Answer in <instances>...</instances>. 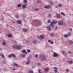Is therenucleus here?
<instances>
[{"label": "nucleus", "mask_w": 73, "mask_h": 73, "mask_svg": "<svg viewBox=\"0 0 73 73\" xmlns=\"http://www.w3.org/2000/svg\"><path fill=\"white\" fill-rule=\"evenodd\" d=\"M47 28L48 29V30L49 31H50L52 30V29L51 28V27H50L49 26H47Z\"/></svg>", "instance_id": "9b49d317"}, {"label": "nucleus", "mask_w": 73, "mask_h": 73, "mask_svg": "<svg viewBox=\"0 0 73 73\" xmlns=\"http://www.w3.org/2000/svg\"><path fill=\"white\" fill-rule=\"evenodd\" d=\"M61 15H64V13H62V12H61Z\"/></svg>", "instance_id": "3c124183"}, {"label": "nucleus", "mask_w": 73, "mask_h": 73, "mask_svg": "<svg viewBox=\"0 0 73 73\" xmlns=\"http://www.w3.org/2000/svg\"><path fill=\"white\" fill-rule=\"evenodd\" d=\"M34 44H36L38 42V41L37 40H35L33 41Z\"/></svg>", "instance_id": "dca6fc26"}, {"label": "nucleus", "mask_w": 73, "mask_h": 73, "mask_svg": "<svg viewBox=\"0 0 73 73\" xmlns=\"http://www.w3.org/2000/svg\"><path fill=\"white\" fill-rule=\"evenodd\" d=\"M41 2H42V1L40 0H37L36 1V3L38 4V3H41Z\"/></svg>", "instance_id": "6ab92c4d"}, {"label": "nucleus", "mask_w": 73, "mask_h": 73, "mask_svg": "<svg viewBox=\"0 0 73 73\" xmlns=\"http://www.w3.org/2000/svg\"><path fill=\"white\" fill-rule=\"evenodd\" d=\"M70 30H71V31H72V29L71 28H70Z\"/></svg>", "instance_id": "13d9d810"}, {"label": "nucleus", "mask_w": 73, "mask_h": 73, "mask_svg": "<svg viewBox=\"0 0 73 73\" xmlns=\"http://www.w3.org/2000/svg\"><path fill=\"white\" fill-rule=\"evenodd\" d=\"M50 25L52 26H53L54 25V23L53 22V21H52L51 23H50Z\"/></svg>", "instance_id": "4be33fe9"}, {"label": "nucleus", "mask_w": 73, "mask_h": 73, "mask_svg": "<svg viewBox=\"0 0 73 73\" xmlns=\"http://www.w3.org/2000/svg\"><path fill=\"white\" fill-rule=\"evenodd\" d=\"M50 36H52V37H53L54 36V35H53V34L51 33L50 34Z\"/></svg>", "instance_id": "79ce46f5"}, {"label": "nucleus", "mask_w": 73, "mask_h": 73, "mask_svg": "<svg viewBox=\"0 0 73 73\" xmlns=\"http://www.w3.org/2000/svg\"><path fill=\"white\" fill-rule=\"evenodd\" d=\"M27 51L28 53H30V52H31V50L29 49H27Z\"/></svg>", "instance_id": "473e14b6"}, {"label": "nucleus", "mask_w": 73, "mask_h": 73, "mask_svg": "<svg viewBox=\"0 0 73 73\" xmlns=\"http://www.w3.org/2000/svg\"><path fill=\"white\" fill-rule=\"evenodd\" d=\"M44 35H41L40 36V38H41V39H43L44 38Z\"/></svg>", "instance_id": "f8f14e48"}, {"label": "nucleus", "mask_w": 73, "mask_h": 73, "mask_svg": "<svg viewBox=\"0 0 73 73\" xmlns=\"http://www.w3.org/2000/svg\"><path fill=\"white\" fill-rule=\"evenodd\" d=\"M16 66H17V67H19V65H18V64H17Z\"/></svg>", "instance_id": "5fc2aeb1"}, {"label": "nucleus", "mask_w": 73, "mask_h": 73, "mask_svg": "<svg viewBox=\"0 0 73 73\" xmlns=\"http://www.w3.org/2000/svg\"><path fill=\"white\" fill-rule=\"evenodd\" d=\"M1 69V68L0 67V71L1 70V69Z\"/></svg>", "instance_id": "0e129e2a"}, {"label": "nucleus", "mask_w": 73, "mask_h": 73, "mask_svg": "<svg viewBox=\"0 0 73 73\" xmlns=\"http://www.w3.org/2000/svg\"><path fill=\"white\" fill-rule=\"evenodd\" d=\"M46 59V56H40V60L41 61H44Z\"/></svg>", "instance_id": "f257e3e1"}, {"label": "nucleus", "mask_w": 73, "mask_h": 73, "mask_svg": "<svg viewBox=\"0 0 73 73\" xmlns=\"http://www.w3.org/2000/svg\"><path fill=\"white\" fill-rule=\"evenodd\" d=\"M23 31L24 32H27L28 31V29H23Z\"/></svg>", "instance_id": "0eeeda50"}, {"label": "nucleus", "mask_w": 73, "mask_h": 73, "mask_svg": "<svg viewBox=\"0 0 73 73\" xmlns=\"http://www.w3.org/2000/svg\"><path fill=\"white\" fill-rule=\"evenodd\" d=\"M17 45L16 44H14V45H13V49H16L17 48Z\"/></svg>", "instance_id": "9d476101"}, {"label": "nucleus", "mask_w": 73, "mask_h": 73, "mask_svg": "<svg viewBox=\"0 0 73 73\" xmlns=\"http://www.w3.org/2000/svg\"><path fill=\"white\" fill-rule=\"evenodd\" d=\"M11 54V55L12 57V56H13V57H16V55H15L14 53H12Z\"/></svg>", "instance_id": "a211bd4d"}, {"label": "nucleus", "mask_w": 73, "mask_h": 73, "mask_svg": "<svg viewBox=\"0 0 73 73\" xmlns=\"http://www.w3.org/2000/svg\"><path fill=\"white\" fill-rule=\"evenodd\" d=\"M38 38H40V37L39 36L38 37Z\"/></svg>", "instance_id": "e2e57ef3"}, {"label": "nucleus", "mask_w": 73, "mask_h": 73, "mask_svg": "<svg viewBox=\"0 0 73 73\" xmlns=\"http://www.w3.org/2000/svg\"><path fill=\"white\" fill-rule=\"evenodd\" d=\"M66 71L67 72H69V69H67L66 70Z\"/></svg>", "instance_id": "58836bf2"}, {"label": "nucleus", "mask_w": 73, "mask_h": 73, "mask_svg": "<svg viewBox=\"0 0 73 73\" xmlns=\"http://www.w3.org/2000/svg\"><path fill=\"white\" fill-rule=\"evenodd\" d=\"M68 54H71L72 53V51L71 50H69L68 52Z\"/></svg>", "instance_id": "c85d7f7f"}, {"label": "nucleus", "mask_w": 73, "mask_h": 73, "mask_svg": "<svg viewBox=\"0 0 73 73\" xmlns=\"http://www.w3.org/2000/svg\"><path fill=\"white\" fill-rule=\"evenodd\" d=\"M44 71L46 73H48V71L49 70V67L45 68H44Z\"/></svg>", "instance_id": "f03ea898"}, {"label": "nucleus", "mask_w": 73, "mask_h": 73, "mask_svg": "<svg viewBox=\"0 0 73 73\" xmlns=\"http://www.w3.org/2000/svg\"><path fill=\"white\" fill-rule=\"evenodd\" d=\"M8 37L9 38H11L12 37V35L11 34H9L8 35Z\"/></svg>", "instance_id": "2eb2a0df"}, {"label": "nucleus", "mask_w": 73, "mask_h": 73, "mask_svg": "<svg viewBox=\"0 0 73 73\" xmlns=\"http://www.w3.org/2000/svg\"><path fill=\"white\" fill-rule=\"evenodd\" d=\"M13 23H15V21H14L13 22Z\"/></svg>", "instance_id": "680f3d73"}, {"label": "nucleus", "mask_w": 73, "mask_h": 73, "mask_svg": "<svg viewBox=\"0 0 73 73\" xmlns=\"http://www.w3.org/2000/svg\"><path fill=\"white\" fill-rule=\"evenodd\" d=\"M22 7L23 8H26V6H25V5H23Z\"/></svg>", "instance_id": "f704fd0d"}, {"label": "nucleus", "mask_w": 73, "mask_h": 73, "mask_svg": "<svg viewBox=\"0 0 73 73\" xmlns=\"http://www.w3.org/2000/svg\"><path fill=\"white\" fill-rule=\"evenodd\" d=\"M64 37H65V38H66L68 37V35L67 34H65L64 35Z\"/></svg>", "instance_id": "393cba45"}, {"label": "nucleus", "mask_w": 73, "mask_h": 73, "mask_svg": "<svg viewBox=\"0 0 73 73\" xmlns=\"http://www.w3.org/2000/svg\"><path fill=\"white\" fill-rule=\"evenodd\" d=\"M34 21H36V22H37V21H38V20L37 19H35L34 20Z\"/></svg>", "instance_id": "09e8293b"}, {"label": "nucleus", "mask_w": 73, "mask_h": 73, "mask_svg": "<svg viewBox=\"0 0 73 73\" xmlns=\"http://www.w3.org/2000/svg\"><path fill=\"white\" fill-rule=\"evenodd\" d=\"M15 70V69H13H13H12V70Z\"/></svg>", "instance_id": "052dcab7"}, {"label": "nucleus", "mask_w": 73, "mask_h": 73, "mask_svg": "<svg viewBox=\"0 0 73 73\" xmlns=\"http://www.w3.org/2000/svg\"><path fill=\"white\" fill-rule=\"evenodd\" d=\"M38 22L39 24H41V22L40 21H38Z\"/></svg>", "instance_id": "49530a36"}, {"label": "nucleus", "mask_w": 73, "mask_h": 73, "mask_svg": "<svg viewBox=\"0 0 73 73\" xmlns=\"http://www.w3.org/2000/svg\"><path fill=\"white\" fill-rule=\"evenodd\" d=\"M58 25L61 26V25H63V22L62 21H60L58 23Z\"/></svg>", "instance_id": "7ed1b4c3"}, {"label": "nucleus", "mask_w": 73, "mask_h": 73, "mask_svg": "<svg viewBox=\"0 0 73 73\" xmlns=\"http://www.w3.org/2000/svg\"><path fill=\"white\" fill-rule=\"evenodd\" d=\"M38 66H41V63H38Z\"/></svg>", "instance_id": "c03bdc74"}, {"label": "nucleus", "mask_w": 73, "mask_h": 73, "mask_svg": "<svg viewBox=\"0 0 73 73\" xmlns=\"http://www.w3.org/2000/svg\"><path fill=\"white\" fill-rule=\"evenodd\" d=\"M69 62L70 64H73V61L72 60H70L69 61Z\"/></svg>", "instance_id": "c756f323"}, {"label": "nucleus", "mask_w": 73, "mask_h": 73, "mask_svg": "<svg viewBox=\"0 0 73 73\" xmlns=\"http://www.w3.org/2000/svg\"><path fill=\"white\" fill-rule=\"evenodd\" d=\"M63 15H64V16H66V15H65L64 13V14H63Z\"/></svg>", "instance_id": "bf43d9fd"}, {"label": "nucleus", "mask_w": 73, "mask_h": 73, "mask_svg": "<svg viewBox=\"0 0 73 73\" xmlns=\"http://www.w3.org/2000/svg\"><path fill=\"white\" fill-rule=\"evenodd\" d=\"M48 42H50V40H48Z\"/></svg>", "instance_id": "864d4df0"}, {"label": "nucleus", "mask_w": 73, "mask_h": 73, "mask_svg": "<svg viewBox=\"0 0 73 73\" xmlns=\"http://www.w3.org/2000/svg\"><path fill=\"white\" fill-rule=\"evenodd\" d=\"M69 43L70 44H73V42L72 41H70L69 42Z\"/></svg>", "instance_id": "7c9ffc66"}, {"label": "nucleus", "mask_w": 73, "mask_h": 73, "mask_svg": "<svg viewBox=\"0 0 73 73\" xmlns=\"http://www.w3.org/2000/svg\"><path fill=\"white\" fill-rule=\"evenodd\" d=\"M22 53H25V54H28V52H27L26 50L25 49H23L22 51Z\"/></svg>", "instance_id": "39448f33"}, {"label": "nucleus", "mask_w": 73, "mask_h": 73, "mask_svg": "<svg viewBox=\"0 0 73 73\" xmlns=\"http://www.w3.org/2000/svg\"><path fill=\"white\" fill-rule=\"evenodd\" d=\"M56 17H58V18H59V17H60V15L58 14L56 15Z\"/></svg>", "instance_id": "a878e982"}, {"label": "nucleus", "mask_w": 73, "mask_h": 73, "mask_svg": "<svg viewBox=\"0 0 73 73\" xmlns=\"http://www.w3.org/2000/svg\"><path fill=\"white\" fill-rule=\"evenodd\" d=\"M31 57H32V56L31 55L29 56V57H30V58H31Z\"/></svg>", "instance_id": "6e6d98bb"}, {"label": "nucleus", "mask_w": 73, "mask_h": 73, "mask_svg": "<svg viewBox=\"0 0 73 73\" xmlns=\"http://www.w3.org/2000/svg\"><path fill=\"white\" fill-rule=\"evenodd\" d=\"M23 2L25 3H28V1L27 0H24Z\"/></svg>", "instance_id": "e433bc0d"}, {"label": "nucleus", "mask_w": 73, "mask_h": 73, "mask_svg": "<svg viewBox=\"0 0 73 73\" xmlns=\"http://www.w3.org/2000/svg\"><path fill=\"white\" fill-rule=\"evenodd\" d=\"M49 43L51 44H53V42L50 41V42H49Z\"/></svg>", "instance_id": "de8ad7c7"}, {"label": "nucleus", "mask_w": 73, "mask_h": 73, "mask_svg": "<svg viewBox=\"0 0 73 73\" xmlns=\"http://www.w3.org/2000/svg\"><path fill=\"white\" fill-rule=\"evenodd\" d=\"M21 4H18V8H20V7H21Z\"/></svg>", "instance_id": "cd10ccee"}, {"label": "nucleus", "mask_w": 73, "mask_h": 73, "mask_svg": "<svg viewBox=\"0 0 73 73\" xmlns=\"http://www.w3.org/2000/svg\"><path fill=\"white\" fill-rule=\"evenodd\" d=\"M13 65H14L15 66H16L17 64H16V62L13 63Z\"/></svg>", "instance_id": "c9c22d12"}, {"label": "nucleus", "mask_w": 73, "mask_h": 73, "mask_svg": "<svg viewBox=\"0 0 73 73\" xmlns=\"http://www.w3.org/2000/svg\"><path fill=\"white\" fill-rule=\"evenodd\" d=\"M18 50H20V49H21L22 47L21 46H18L17 45V46L16 48Z\"/></svg>", "instance_id": "20e7f679"}, {"label": "nucleus", "mask_w": 73, "mask_h": 73, "mask_svg": "<svg viewBox=\"0 0 73 73\" xmlns=\"http://www.w3.org/2000/svg\"><path fill=\"white\" fill-rule=\"evenodd\" d=\"M50 5H52L53 4H54V3L53 2H50Z\"/></svg>", "instance_id": "bb28decb"}, {"label": "nucleus", "mask_w": 73, "mask_h": 73, "mask_svg": "<svg viewBox=\"0 0 73 73\" xmlns=\"http://www.w3.org/2000/svg\"><path fill=\"white\" fill-rule=\"evenodd\" d=\"M1 50V48H0V50Z\"/></svg>", "instance_id": "69168bd1"}, {"label": "nucleus", "mask_w": 73, "mask_h": 73, "mask_svg": "<svg viewBox=\"0 0 73 73\" xmlns=\"http://www.w3.org/2000/svg\"><path fill=\"white\" fill-rule=\"evenodd\" d=\"M64 54H65V55H66L67 54H66V53L65 52V53H64Z\"/></svg>", "instance_id": "4d7b16f0"}, {"label": "nucleus", "mask_w": 73, "mask_h": 73, "mask_svg": "<svg viewBox=\"0 0 73 73\" xmlns=\"http://www.w3.org/2000/svg\"><path fill=\"white\" fill-rule=\"evenodd\" d=\"M29 63H30V62H29V61L27 62L26 64L27 65H29Z\"/></svg>", "instance_id": "37998d69"}, {"label": "nucleus", "mask_w": 73, "mask_h": 73, "mask_svg": "<svg viewBox=\"0 0 73 73\" xmlns=\"http://www.w3.org/2000/svg\"><path fill=\"white\" fill-rule=\"evenodd\" d=\"M61 5H62L61 4H59L58 6H59V7H61Z\"/></svg>", "instance_id": "8fccbe9b"}, {"label": "nucleus", "mask_w": 73, "mask_h": 73, "mask_svg": "<svg viewBox=\"0 0 73 73\" xmlns=\"http://www.w3.org/2000/svg\"><path fill=\"white\" fill-rule=\"evenodd\" d=\"M51 23V20L50 19H48L47 21V23L49 24V23Z\"/></svg>", "instance_id": "5701e85b"}, {"label": "nucleus", "mask_w": 73, "mask_h": 73, "mask_svg": "<svg viewBox=\"0 0 73 73\" xmlns=\"http://www.w3.org/2000/svg\"><path fill=\"white\" fill-rule=\"evenodd\" d=\"M17 23H18V24H22L21 23V21L17 20Z\"/></svg>", "instance_id": "6e6552de"}, {"label": "nucleus", "mask_w": 73, "mask_h": 73, "mask_svg": "<svg viewBox=\"0 0 73 73\" xmlns=\"http://www.w3.org/2000/svg\"><path fill=\"white\" fill-rule=\"evenodd\" d=\"M15 17L17 19H19V17L17 15H15Z\"/></svg>", "instance_id": "72a5a7b5"}, {"label": "nucleus", "mask_w": 73, "mask_h": 73, "mask_svg": "<svg viewBox=\"0 0 73 73\" xmlns=\"http://www.w3.org/2000/svg\"><path fill=\"white\" fill-rule=\"evenodd\" d=\"M34 10L35 11H38V10H39V9L38 8H35L34 9Z\"/></svg>", "instance_id": "2f4dec72"}, {"label": "nucleus", "mask_w": 73, "mask_h": 73, "mask_svg": "<svg viewBox=\"0 0 73 73\" xmlns=\"http://www.w3.org/2000/svg\"><path fill=\"white\" fill-rule=\"evenodd\" d=\"M2 45H7V42L5 41H4L2 42Z\"/></svg>", "instance_id": "4468645a"}, {"label": "nucleus", "mask_w": 73, "mask_h": 73, "mask_svg": "<svg viewBox=\"0 0 73 73\" xmlns=\"http://www.w3.org/2000/svg\"><path fill=\"white\" fill-rule=\"evenodd\" d=\"M41 69H38V72L39 73H42V72L41 71Z\"/></svg>", "instance_id": "b1692460"}, {"label": "nucleus", "mask_w": 73, "mask_h": 73, "mask_svg": "<svg viewBox=\"0 0 73 73\" xmlns=\"http://www.w3.org/2000/svg\"><path fill=\"white\" fill-rule=\"evenodd\" d=\"M22 56L23 57V58H24L26 57V55L25 54H22Z\"/></svg>", "instance_id": "f3484780"}, {"label": "nucleus", "mask_w": 73, "mask_h": 73, "mask_svg": "<svg viewBox=\"0 0 73 73\" xmlns=\"http://www.w3.org/2000/svg\"><path fill=\"white\" fill-rule=\"evenodd\" d=\"M67 35H68V37H69L70 36H71V33L70 32H69L68 33Z\"/></svg>", "instance_id": "412c9836"}, {"label": "nucleus", "mask_w": 73, "mask_h": 73, "mask_svg": "<svg viewBox=\"0 0 73 73\" xmlns=\"http://www.w3.org/2000/svg\"><path fill=\"white\" fill-rule=\"evenodd\" d=\"M48 16L49 17H51V14H48Z\"/></svg>", "instance_id": "a18cd8bd"}, {"label": "nucleus", "mask_w": 73, "mask_h": 73, "mask_svg": "<svg viewBox=\"0 0 73 73\" xmlns=\"http://www.w3.org/2000/svg\"><path fill=\"white\" fill-rule=\"evenodd\" d=\"M44 8L46 9H49L50 8V6L49 5H46L44 7Z\"/></svg>", "instance_id": "423d86ee"}, {"label": "nucleus", "mask_w": 73, "mask_h": 73, "mask_svg": "<svg viewBox=\"0 0 73 73\" xmlns=\"http://www.w3.org/2000/svg\"><path fill=\"white\" fill-rule=\"evenodd\" d=\"M0 56L1 57L3 58H5V56H4V54H0Z\"/></svg>", "instance_id": "1a4fd4ad"}, {"label": "nucleus", "mask_w": 73, "mask_h": 73, "mask_svg": "<svg viewBox=\"0 0 73 73\" xmlns=\"http://www.w3.org/2000/svg\"><path fill=\"white\" fill-rule=\"evenodd\" d=\"M62 53L63 55H64L65 53V52L64 51H63L62 52Z\"/></svg>", "instance_id": "4c0bfd02"}, {"label": "nucleus", "mask_w": 73, "mask_h": 73, "mask_svg": "<svg viewBox=\"0 0 73 73\" xmlns=\"http://www.w3.org/2000/svg\"><path fill=\"white\" fill-rule=\"evenodd\" d=\"M58 55V54L56 53H55L54 54L53 57H56Z\"/></svg>", "instance_id": "ddd939ff"}, {"label": "nucleus", "mask_w": 73, "mask_h": 73, "mask_svg": "<svg viewBox=\"0 0 73 73\" xmlns=\"http://www.w3.org/2000/svg\"><path fill=\"white\" fill-rule=\"evenodd\" d=\"M52 22H53V23H54V24H56V23H57V21H55L54 20V21H52Z\"/></svg>", "instance_id": "aec40b11"}, {"label": "nucleus", "mask_w": 73, "mask_h": 73, "mask_svg": "<svg viewBox=\"0 0 73 73\" xmlns=\"http://www.w3.org/2000/svg\"><path fill=\"white\" fill-rule=\"evenodd\" d=\"M38 56L37 54H36L35 55V58H38Z\"/></svg>", "instance_id": "a19ab883"}, {"label": "nucleus", "mask_w": 73, "mask_h": 73, "mask_svg": "<svg viewBox=\"0 0 73 73\" xmlns=\"http://www.w3.org/2000/svg\"><path fill=\"white\" fill-rule=\"evenodd\" d=\"M27 5V4H25V5Z\"/></svg>", "instance_id": "338daca9"}, {"label": "nucleus", "mask_w": 73, "mask_h": 73, "mask_svg": "<svg viewBox=\"0 0 73 73\" xmlns=\"http://www.w3.org/2000/svg\"><path fill=\"white\" fill-rule=\"evenodd\" d=\"M57 28H58L57 27H56L55 28V29H57Z\"/></svg>", "instance_id": "603ef678"}, {"label": "nucleus", "mask_w": 73, "mask_h": 73, "mask_svg": "<svg viewBox=\"0 0 73 73\" xmlns=\"http://www.w3.org/2000/svg\"><path fill=\"white\" fill-rule=\"evenodd\" d=\"M4 64H5V62H4Z\"/></svg>", "instance_id": "774afa93"}, {"label": "nucleus", "mask_w": 73, "mask_h": 73, "mask_svg": "<svg viewBox=\"0 0 73 73\" xmlns=\"http://www.w3.org/2000/svg\"><path fill=\"white\" fill-rule=\"evenodd\" d=\"M11 57H12V55L11 54L8 56V57H9V58H11Z\"/></svg>", "instance_id": "ea45409f"}]
</instances>
